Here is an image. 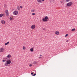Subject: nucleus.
Returning <instances> with one entry per match:
<instances>
[{
	"mask_svg": "<svg viewBox=\"0 0 77 77\" xmlns=\"http://www.w3.org/2000/svg\"><path fill=\"white\" fill-rule=\"evenodd\" d=\"M41 58H42V57H39V59H41Z\"/></svg>",
	"mask_w": 77,
	"mask_h": 77,
	"instance_id": "nucleus-29",
	"label": "nucleus"
},
{
	"mask_svg": "<svg viewBox=\"0 0 77 77\" xmlns=\"http://www.w3.org/2000/svg\"><path fill=\"white\" fill-rule=\"evenodd\" d=\"M48 17L47 16H46L45 18H44L42 20L43 21H48V20H48Z\"/></svg>",
	"mask_w": 77,
	"mask_h": 77,
	"instance_id": "nucleus-1",
	"label": "nucleus"
},
{
	"mask_svg": "<svg viewBox=\"0 0 77 77\" xmlns=\"http://www.w3.org/2000/svg\"><path fill=\"white\" fill-rule=\"evenodd\" d=\"M72 2H70L67 4V6H71L72 5Z\"/></svg>",
	"mask_w": 77,
	"mask_h": 77,
	"instance_id": "nucleus-2",
	"label": "nucleus"
},
{
	"mask_svg": "<svg viewBox=\"0 0 77 77\" xmlns=\"http://www.w3.org/2000/svg\"><path fill=\"white\" fill-rule=\"evenodd\" d=\"M20 8H21V9H22V8H23V6H20Z\"/></svg>",
	"mask_w": 77,
	"mask_h": 77,
	"instance_id": "nucleus-24",
	"label": "nucleus"
},
{
	"mask_svg": "<svg viewBox=\"0 0 77 77\" xmlns=\"http://www.w3.org/2000/svg\"><path fill=\"white\" fill-rule=\"evenodd\" d=\"M3 15H4V14H0V17H3Z\"/></svg>",
	"mask_w": 77,
	"mask_h": 77,
	"instance_id": "nucleus-13",
	"label": "nucleus"
},
{
	"mask_svg": "<svg viewBox=\"0 0 77 77\" xmlns=\"http://www.w3.org/2000/svg\"><path fill=\"white\" fill-rule=\"evenodd\" d=\"M55 34H56V35H58L59 34V32L58 31H56L55 32Z\"/></svg>",
	"mask_w": 77,
	"mask_h": 77,
	"instance_id": "nucleus-7",
	"label": "nucleus"
},
{
	"mask_svg": "<svg viewBox=\"0 0 77 77\" xmlns=\"http://www.w3.org/2000/svg\"><path fill=\"white\" fill-rule=\"evenodd\" d=\"M9 42H8L7 43L5 44V45H8V44H9Z\"/></svg>",
	"mask_w": 77,
	"mask_h": 77,
	"instance_id": "nucleus-14",
	"label": "nucleus"
},
{
	"mask_svg": "<svg viewBox=\"0 0 77 77\" xmlns=\"http://www.w3.org/2000/svg\"><path fill=\"white\" fill-rule=\"evenodd\" d=\"M6 6V5H5V6Z\"/></svg>",
	"mask_w": 77,
	"mask_h": 77,
	"instance_id": "nucleus-34",
	"label": "nucleus"
},
{
	"mask_svg": "<svg viewBox=\"0 0 77 77\" xmlns=\"http://www.w3.org/2000/svg\"><path fill=\"white\" fill-rule=\"evenodd\" d=\"M45 0H42V1H43V2H44V1H45Z\"/></svg>",
	"mask_w": 77,
	"mask_h": 77,
	"instance_id": "nucleus-31",
	"label": "nucleus"
},
{
	"mask_svg": "<svg viewBox=\"0 0 77 77\" xmlns=\"http://www.w3.org/2000/svg\"><path fill=\"white\" fill-rule=\"evenodd\" d=\"M11 57V55L10 54H8L7 56V57H8V58H10Z\"/></svg>",
	"mask_w": 77,
	"mask_h": 77,
	"instance_id": "nucleus-10",
	"label": "nucleus"
},
{
	"mask_svg": "<svg viewBox=\"0 0 77 77\" xmlns=\"http://www.w3.org/2000/svg\"><path fill=\"white\" fill-rule=\"evenodd\" d=\"M70 0H66V2H69Z\"/></svg>",
	"mask_w": 77,
	"mask_h": 77,
	"instance_id": "nucleus-23",
	"label": "nucleus"
},
{
	"mask_svg": "<svg viewBox=\"0 0 77 77\" xmlns=\"http://www.w3.org/2000/svg\"><path fill=\"white\" fill-rule=\"evenodd\" d=\"M31 75H33V72H31Z\"/></svg>",
	"mask_w": 77,
	"mask_h": 77,
	"instance_id": "nucleus-28",
	"label": "nucleus"
},
{
	"mask_svg": "<svg viewBox=\"0 0 77 77\" xmlns=\"http://www.w3.org/2000/svg\"><path fill=\"white\" fill-rule=\"evenodd\" d=\"M30 50L31 52H32L33 51V48H31L30 49Z\"/></svg>",
	"mask_w": 77,
	"mask_h": 77,
	"instance_id": "nucleus-15",
	"label": "nucleus"
},
{
	"mask_svg": "<svg viewBox=\"0 0 77 77\" xmlns=\"http://www.w3.org/2000/svg\"><path fill=\"white\" fill-rule=\"evenodd\" d=\"M18 14V12L17 11H15L13 12V14L15 15H17Z\"/></svg>",
	"mask_w": 77,
	"mask_h": 77,
	"instance_id": "nucleus-3",
	"label": "nucleus"
},
{
	"mask_svg": "<svg viewBox=\"0 0 77 77\" xmlns=\"http://www.w3.org/2000/svg\"><path fill=\"white\" fill-rule=\"evenodd\" d=\"M40 56H42V55H40Z\"/></svg>",
	"mask_w": 77,
	"mask_h": 77,
	"instance_id": "nucleus-33",
	"label": "nucleus"
},
{
	"mask_svg": "<svg viewBox=\"0 0 77 77\" xmlns=\"http://www.w3.org/2000/svg\"><path fill=\"white\" fill-rule=\"evenodd\" d=\"M36 75V73H35L34 75H32V76H35Z\"/></svg>",
	"mask_w": 77,
	"mask_h": 77,
	"instance_id": "nucleus-22",
	"label": "nucleus"
},
{
	"mask_svg": "<svg viewBox=\"0 0 77 77\" xmlns=\"http://www.w3.org/2000/svg\"><path fill=\"white\" fill-rule=\"evenodd\" d=\"M9 19L10 20H13V18H11V17H10Z\"/></svg>",
	"mask_w": 77,
	"mask_h": 77,
	"instance_id": "nucleus-19",
	"label": "nucleus"
},
{
	"mask_svg": "<svg viewBox=\"0 0 77 77\" xmlns=\"http://www.w3.org/2000/svg\"><path fill=\"white\" fill-rule=\"evenodd\" d=\"M24 48H26V47L24 46H23V49H24Z\"/></svg>",
	"mask_w": 77,
	"mask_h": 77,
	"instance_id": "nucleus-26",
	"label": "nucleus"
},
{
	"mask_svg": "<svg viewBox=\"0 0 77 77\" xmlns=\"http://www.w3.org/2000/svg\"><path fill=\"white\" fill-rule=\"evenodd\" d=\"M75 30V28L73 29H72V31H74V30Z\"/></svg>",
	"mask_w": 77,
	"mask_h": 77,
	"instance_id": "nucleus-18",
	"label": "nucleus"
},
{
	"mask_svg": "<svg viewBox=\"0 0 77 77\" xmlns=\"http://www.w3.org/2000/svg\"><path fill=\"white\" fill-rule=\"evenodd\" d=\"M6 61V60H2L3 62H5Z\"/></svg>",
	"mask_w": 77,
	"mask_h": 77,
	"instance_id": "nucleus-25",
	"label": "nucleus"
},
{
	"mask_svg": "<svg viewBox=\"0 0 77 77\" xmlns=\"http://www.w3.org/2000/svg\"><path fill=\"white\" fill-rule=\"evenodd\" d=\"M33 71H34V72H36V70H33Z\"/></svg>",
	"mask_w": 77,
	"mask_h": 77,
	"instance_id": "nucleus-30",
	"label": "nucleus"
},
{
	"mask_svg": "<svg viewBox=\"0 0 77 77\" xmlns=\"http://www.w3.org/2000/svg\"><path fill=\"white\" fill-rule=\"evenodd\" d=\"M17 9L18 11H20V8L19 7H17Z\"/></svg>",
	"mask_w": 77,
	"mask_h": 77,
	"instance_id": "nucleus-17",
	"label": "nucleus"
},
{
	"mask_svg": "<svg viewBox=\"0 0 77 77\" xmlns=\"http://www.w3.org/2000/svg\"><path fill=\"white\" fill-rule=\"evenodd\" d=\"M3 51H4L3 48H1L0 49V52H3Z\"/></svg>",
	"mask_w": 77,
	"mask_h": 77,
	"instance_id": "nucleus-9",
	"label": "nucleus"
},
{
	"mask_svg": "<svg viewBox=\"0 0 77 77\" xmlns=\"http://www.w3.org/2000/svg\"><path fill=\"white\" fill-rule=\"evenodd\" d=\"M5 14L7 17H9V12H8V10H6Z\"/></svg>",
	"mask_w": 77,
	"mask_h": 77,
	"instance_id": "nucleus-4",
	"label": "nucleus"
},
{
	"mask_svg": "<svg viewBox=\"0 0 77 77\" xmlns=\"http://www.w3.org/2000/svg\"><path fill=\"white\" fill-rule=\"evenodd\" d=\"M38 3H42V0H37Z\"/></svg>",
	"mask_w": 77,
	"mask_h": 77,
	"instance_id": "nucleus-11",
	"label": "nucleus"
},
{
	"mask_svg": "<svg viewBox=\"0 0 77 77\" xmlns=\"http://www.w3.org/2000/svg\"><path fill=\"white\" fill-rule=\"evenodd\" d=\"M31 12H35V9H32L31 10Z\"/></svg>",
	"mask_w": 77,
	"mask_h": 77,
	"instance_id": "nucleus-12",
	"label": "nucleus"
},
{
	"mask_svg": "<svg viewBox=\"0 0 77 77\" xmlns=\"http://www.w3.org/2000/svg\"><path fill=\"white\" fill-rule=\"evenodd\" d=\"M8 65L9 64L7 63L5 64V66H8Z\"/></svg>",
	"mask_w": 77,
	"mask_h": 77,
	"instance_id": "nucleus-16",
	"label": "nucleus"
},
{
	"mask_svg": "<svg viewBox=\"0 0 77 77\" xmlns=\"http://www.w3.org/2000/svg\"><path fill=\"white\" fill-rule=\"evenodd\" d=\"M6 63H8V64H10L11 63V61L10 60H8L6 61Z\"/></svg>",
	"mask_w": 77,
	"mask_h": 77,
	"instance_id": "nucleus-5",
	"label": "nucleus"
},
{
	"mask_svg": "<svg viewBox=\"0 0 77 77\" xmlns=\"http://www.w3.org/2000/svg\"><path fill=\"white\" fill-rule=\"evenodd\" d=\"M67 36H68V34H66L65 35V37H66Z\"/></svg>",
	"mask_w": 77,
	"mask_h": 77,
	"instance_id": "nucleus-20",
	"label": "nucleus"
},
{
	"mask_svg": "<svg viewBox=\"0 0 77 77\" xmlns=\"http://www.w3.org/2000/svg\"><path fill=\"white\" fill-rule=\"evenodd\" d=\"M1 22L2 24H5V21L4 20H1Z\"/></svg>",
	"mask_w": 77,
	"mask_h": 77,
	"instance_id": "nucleus-8",
	"label": "nucleus"
},
{
	"mask_svg": "<svg viewBox=\"0 0 77 77\" xmlns=\"http://www.w3.org/2000/svg\"><path fill=\"white\" fill-rule=\"evenodd\" d=\"M35 28V25H33L31 26V28L32 29H34Z\"/></svg>",
	"mask_w": 77,
	"mask_h": 77,
	"instance_id": "nucleus-6",
	"label": "nucleus"
},
{
	"mask_svg": "<svg viewBox=\"0 0 77 77\" xmlns=\"http://www.w3.org/2000/svg\"><path fill=\"white\" fill-rule=\"evenodd\" d=\"M29 66H32V64H30Z\"/></svg>",
	"mask_w": 77,
	"mask_h": 77,
	"instance_id": "nucleus-27",
	"label": "nucleus"
},
{
	"mask_svg": "<svg viewBox=\"0 0 77 77\" xmlns=\"http://www.w3.org/2000/svg\"><path fill=\"white\" fill-rule=\"evenodd\" d=\"M32 15H35V13H32Z\"/></svg>",
	"mask_w": 77,
	"mask_h": 77,
	"instance_id": "nucleus-21",
	"label": "nucleus"
},
{
	"mask_svg": "<svg viewBox=\"0 0 77 77\" xmlns=\"http://www.w3.org/2000/svg\"><path fill=\"white\" fill-rule=\"evenodd\" d=\"M66 42H68V40H67Z\"/></svg>",
	"mask_w": 77,
	"mask_h": 77,
	"instance_id": "nucleus-32",
	"label": "nucleus"
}]
</instances>
